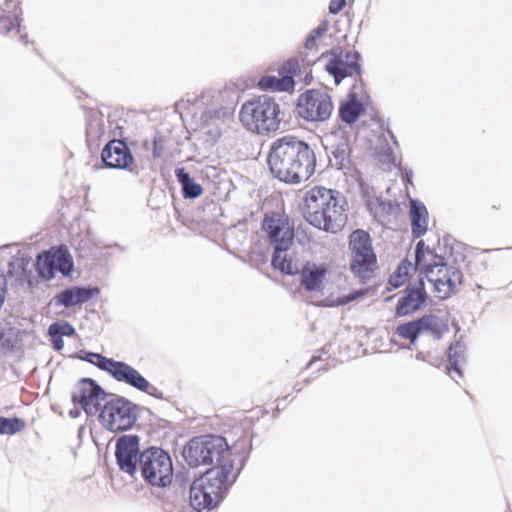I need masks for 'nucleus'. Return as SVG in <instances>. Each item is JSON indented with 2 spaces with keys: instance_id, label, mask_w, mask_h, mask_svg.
I'll list each match as a JSON object with an SVG mask.
<instances>
[{
  "instance_id": "obj_23",
  "label": "nucleus",
  "mask_w": 512,
  "mask_h": 512,
  "mask_svg": "<svg viewBox=\"0 0 512 512\" xmlns=\"http://www.w3.org/2000/svg\"><path fill=\"white\" fill-rule=\"evenodd\" d=\"M363 104L356 98L355 95L342 102L339 108V115L343 122L352 124L357 121L359 116L364 112Z\"/></svg>"
},
{
  "instance_id": "obj_9",
  "label": "nucleus",
  "mask_w": 512,
  "mask_h": 512,
  "mask_svg": "<svg viewBox=\"0 0 512 512\" xmlns=\"http://www.w3.org/2000/svg\"><path fill=\"white\" fill-rule=\"evenodd\" d=\"M137 417V406L123 397H117L104 404L99 420L107 430L121 432L132 428Z\"/></svg>"
},
{
  "instance_id": "obj_34",
  "label": "nucleus",
  "mask_w": 512,
  "mask_h": 512,
  "mask_svg": "<svg viewBox=\"0 0 512 512\" xmlns=\"http://www.w3.org/2000/svg\"><path fill=\"white\" fill-rule=\"evenodd\" d=\"M20 17L3 13L0 16V33L8 34L15 28L20 26Z\"/></svg>"
},
{
  "instance_id": "obj_37",
  "label": "nucleus",
  "mask_w": 512,
  "mask_h": 512,
  "mask_svg": "<svg viewBox=\"0 0 512 512\" xmlns=\"http://www.w3.org/2000/svg\"><path fill=\"white\" fill-rule=\"evenodd\" d=\"M367 292V289L353 290L348 294L337 297L335 303L337 305H346L360 297H363Z\"/></svg>"
},
{
  "instance_id": "obj_43",
  "label": "nucleus",
  "mask_w": 512,
  "mask_h": 512,
  "mask_svg": "<svg viewBox=\"0 0 512 512\" xmlns=\"http://www.w3.org/2000/svg\"><path fill=\"white\" fill-rule=\"evenodd\" d=\"M3 301H4V294H3V291L0 289V307L3 304Z\"/></svg>"
},
{
  "instance_id": "obj_10",
  "label": "nucleus",
  "mask_w": 512,
  "mask_h": 512,
  "mask_svg": "<svg viewBox=\"0 0 512 512\" xmlns=\"http://www.w3.org/2000/svg\"><path fill=\"white\" fill-rule=\"evenodd\" d=\"M85 360L101 370L109 372L116 380L125 382L134 388L152 394L153 387L136 369L130 365L107 358L98 353H88Z\"/></svg>"
},
{
  "instance_id": "obj_21",
  "label": "nucleus",
  "mask_w": 512,
  "mask_h": 512,
  "mask_svg": "<svg viewBox=\"0 0 512 512\" xmlns=\"http://www.w3.org/2000/svg\"><path fill=\"white\" fill-rule=\"evenodd\" d=\"M271 265L284 275L298 274L299 266L293 257L287 253V250H274Z\"/></svg>"
},
{
  "instance_id": "obj_17",
  "label": "nucleus",
  "mask_w": 512,
  "mask_h": 512,
  "mask_svg": "<svg viewBox=\"0 0 512 512\" xmlns=\"http://www.w3.org/2000/svg\"><path fill=\"white\" fill-rule=\"evenodd\" d=\"M115 456L121 471L133 476L137 471L139 461V437L123 435L116 443Z\"/></svg>"
},
{
  "instance_id": "obj_22",
  "label": "nucleus",
  "mask_w": 512,
  "mask_h": 512,
  "mask_svg": "<svg viewBox=\"0 0 512 512\" xmlns=\"http://www.w3.org/2000/svg\"><path fill=\"white\" fill-rule=\"evenodd\" d=\"M411 228L412 233L416 237L424 235L427 231L428 212L424 205H419L415 201L411 202Z\"/></svg>"
},
{
  "instance_id": "obj_5",
  "label": "nucleus",
  "mask_w": 512,
  "mask_h": 512,
  "mask_svg": "<svg viewBox=\"0 0 512 512\" xmlns=\"http://www.w3.org/2000/svg\"><path fill=\"white\" fill-rule=\"evenodd\" d=\"M183 456L191 467L200 465H234L233 453L226 439L221 436L206 435L191 439L184 448Z\"/></svg>"
},
{
  "instance_id": "obj_1",
  "label": "nucleus",
  "mask_w": 512,
  "mask_h": 512,
  "mask_svg": "<svg viewBox=\"0 0 512 512\" xmlns=\"http://www.w3.org/2000/svg\"><path fill=\"white\" fill-rule=\"evenodd\" d=\"M267 162L272 175L289 184L308 180L316 168V156L310 146L295 136L275 140Z\"/></svg>"
},
{
  "instance_id": "obj_16",
  "label": "nucleus",
  "mask_w": 512,
  "mask_h": 512,
  "mask_svg": "<svg viewBox=\"0 0 512 512\" xmlns=\"http://www.w3.org/2000/svg\"><path fill=\"white\" fill-rule=\"evenodd\" d=\"M330 272L329 264L325 262L306 261L299 269V291L308 294L322 293Z\"/></svg>"
},
{
  "instance_id": "obj_31",
  "label": "nucleus",
  "mask_w": 512,
  "mask_h": 512,
  "mask_svg": "<svg viewBox=\"0 0 512 512\" xmlns=\"http://www.w3.org/2000/svg\"><path fill=\"white\" fill-rule=\"evenodd\" d=\"M25 428V422L17 417L5 418L0 416V435H13Z\"/></svg>"
},
{
  "instance_id": "obj_38",
  "label": "nucleus",
  "mask_w": 512,
  "mask_h": 512,
  "mask_svg": "<svg viewBox=\"0 0 512 512\" xmlns=\"http://www.w3.org/2000/svg\"><path fill=\"white\" fill-rule=\"evenodd\" d=\"M2 12L5 14L20 17L22 14L21 0H5Z\"/></svg>"
},
{
  "instance_id": "obj_14",
  "label": "nucleus",
  "mask_w": 512,
  "mask_h": 512,
  "mask_svg": "<svg viewBox=\"0 0 512 512\" xmlns=\"http://www.w3.org/2000/svg\"><path fill=\"white\" fill-rule=\"evenodd\" d=\"M427 279L433 284L438 297L445 299L458 291L463 281V275L458 268L441 264L430 270Z\"/></svg>"
},
{
  "instance_id": "obj_19",
  "label": "nucleus",
  "mask_w": 512,
  "mask_h": 512,
  "mask_svg": "<svg viewBox=\"0 0 512 512\" xmlns=\"http://www.w3.org/2000/svg\"><path fill=\"white\" fill-rule=\"evenodd\" d=\"M427 297L424 282L420 279L412 287H407L405 295L398 301L396 313L400 316L409 315L418 310Z\"/></svg>"
},
{
  "instance_id": "obj_24",
  "label": "nucleus",
  "mask_w": 512,
  "mask_h": 512,
  "mask_svg": "<svg viewBox=\"0 0 512 512\" xmlns=\"http://www.w3.org/2000/svg\"><path fill=\"white\" fill-rule=\"evenodd\" d=\"M414 272L415 266H413V263L407 259H404L399 264L395 272L390 276L389 284L394 288L403 286Z\"/></svg>"
},
{
  "instance_id": "obj_15",
  "label": "nucleus",
  "mask_w": 512,
  "mask_h": 512,
  "mask_svg": "<svg viewBox=\"0 0 512 512\" xmlns=\"http://www.w3.org/2000/svg\"><path fill=\"white\" fill-rule=\"evenodd\" d=\"M105 392L92 379L83 378L72 392V402L79 405L87 415H95L99 411Z\"/></svg>"
},
{
  "instance_id": "obj_13",
  "label": "nucleus",
  "mask_w": 512,
  "mask_h": 512,
  "mask_svg": "<svg viewBox=\"0 0 512 512\" xmlns=\"http://www.w3.org/2000/svg\"><path fill=\"white\" fill-rule=\"evenodd\" d=\"M262 230L274 250H288L293 244L294 227L287 216L266 215L262 223Z\"/></svg>"
},
{
  "instance_id": "obj_4",
  "label": "nucleus",
  "mask_w": 512,
  "mask_h": 512,
  "mask_svg": "<svg viewBox=\"0 0 512 512\" xmlns=\"http://www.w3.org/2000/svg\"><path fill=\"white\" fill-rule=\"evenodd\" d=\"M280 115V105L273 97L259 95L241 105L239 121L251 133L269 135L279 129Z\"/></svg>"
},
{
  "instance_id": "obj_20",
  "label": "nucleus",
  "mask_w": 512,
  "mask_h": 512,
  "mask_svg": "<svg viewBox=\"0 0 512 512\" xmlns=\"http://www.w3.org/2000/svg\"><path fill=\"white\" fill-rule=\"evenodd\" d=\"M441 258L435 254L428 246L425 245L423 240H420L415 249V271L420 270L421 274L426 277L430 274V270L434 269L436 265H441Z\"/></svg>"
},
{
  "instance_id": "obj_44",
  "label": "nucleus",
  "mask_w": 512,
  "mask_h": 512,
  "mask_svg": "<svg viewBox=\"0 0 512 512\" xmlns=\"http://www.w3.org/2000/svg\"><path fill=\"white\" fill-rule=\"evenodd\" d=\"M500 206H501V204H500V203H498L497 205H496V204L492 205V208H493V209H499V208H500Z\"/></svg>"
},
{
  "instance_id": "obj_29",
  "label": "nucleus",
  "mask_w": 512,
  "mask_h": 512,
  "mask_svg": "<svg viewBox=\"0 0 512 512\" xmlns=\"http://www.w3.org/2000/svg\"><path fill=\"white\" fill-rule=\"evenodd\" d=\"M54 268L56 272H61L64 275H68L73 269V262L70 255L63 251L57 250L51 252Z\"/></svg>"
},
{
  "instance_id": "obj_41",
  "label": "nucleus",
  "mask_w": 512,
  "mask_h": 512,
  "mask_svg": "<svg viewBox=\"0 0 512 512\" xmlns=\"http://www.w3.org/2000/svg\"><path fill=\"white\" fill-rule=\"evenodd\" d=\"M452 347L449 348V362H450V366L447 368L448 371L450 372L451 370H454L455 372H457L460 376H461V371L458 367V364H457V360L454 358L453 354H452Z\"/></svg>"
},
{
  "instance_id": "obj_11",
  "label": "nucleus",
  "mask_w": 512,
  "mask_h": 512,
  "mask_svg": "<svg viewBox=\"0 0 512 512\" xmlns=\"http://www.w3.org/2000/svg\"><path fill=\"white\" fill-rule=\"evenodd\" d=\"M320 58L326 60L325 70L334 78L336 85H339L347 77L359 76L361 74V65L357 52L344 51L342 49L330 50L322 53Z\"/></svg>"
},
{
  "instance_id": "obj_12",
  "label": "nucleus",
  "mask_w": 512,
  "mask_h": 512,
  "mask_svg": "<svg viewBox=\"0 0 512 512\" xmlns=\"http://www.w3.org/2000/svg\"><path fill=\"white\" fill-rule=\"evenodd\" d=\"M333 110L331 97L319 90H308L298 99L297 111L307 121H325Z\"/></svg>"
},
{
  "instance_id": "obj_36",
  "label": "nucleus",
  "mask_w": 512,
  "mask_h": 512,
  "mask_svg": "<svg viewBox=\"0 0 512 512\" xmlns=\"http://www.w3.org/2000/svg\"><path fill=\"white\" fill-rule=\"evenodd\" d=\"M79 304L85 303L99 294L98 288L72 287Z\"/></svg>"
},
{
  "instance_id": "obj_2",
  "label": "nucleus",
  "mask_w": 512,
  "mask_h": 512,
  "mask_svg": "<svg viewBox=\"0 0 512 512\" xmlns=\"http://www.w3.org/2000/svg\"><path fill=\"white\" fill-rule=\"evenodd\" d=\"M348 203L337 190L316 185L305 191L299 203L303 219L325 232L337 233L347 221Z\"/></svg>"
},
{
  "instance_id": "obj_39",
  "label": "nucleus",
  "mask_w": 512,
  "mask_h": 512,
  "mask_svg": "<svg viewBox=\"0 0 512 512\" xmlns=\"http://www.w3.org/2000/svg\"><path fill=\"white\" fill-rule=\"evenodd\" d=\"M346 0H331L329 4V12L338 14L345 6Z\"/></svg>"
},
{
  "instance_id": "obj_8",
  "label": "nucleus",
  "mask_w": 512,
  "mask_h": 512,
  "mask_svg": "<svg viewBox=\"0 0 512 512\" xmlns=\"http://www.w3.org/2000/svg\"><path fill=\"white\" fill-rule=\"evenodd\" d=\"M139 468L143 479L152 486L166 487L173 479L170 455L161 448L149 447L139 454Z\"/></svg>"
},
{
  "instance_id": "obj_25",
  "label": "nucleus",
  "mask_w": 512,
  "mask_h": 512,
  "mask_svg": "<svg viewBox=\"0 0 512 512\" xmlns=\"http://www.w3.org/2000/svg\"><path fill=\"white\" fill-rule=\"evenodd\" d=\"M326 32L325 26H319L316 29H314L306 38L305 44H304V50L305 52H301L300 55L296 56L295 58H298L301 60V58H304L306 60H309L308 55L309 53H312L313 56H316L318 52V43L317 39L320 38L324 33ZM310 61H313L312 65L316 61V57L313 59H310Z\"/></svg>"
},
{
  "instance_id": "obj_7",
  "label": "nucleus",
  "mask_w": 512,
  "mask_h": 512,
  "mask_svg": "<svg viewBox=\"0 0 512 512\" xmlns=\"http://www.w3.org/2000/svg\"><path fill=\"white\" fill-rule=\"evenodd\" d=\"M313 61L304 58H290L284 62L277 75H263L256 86L262 91L292 92L295 87V77L307 79L311 74Z\"/></svg>"
},
{
  "instance_id": "obj_40",
  "label": "nucleus",
  "mask_w": 512,
  "mask_h": 512,
  "mask_svg": "<svg viewBox=\"0 0 512 512\" xmlns=\"http://www.w3.org/2000/svg\"><path fill=\"white\" fill-rule=\"evenodd\" d=\"M163 153V145L161 138H154L153 140V156L154 158H160Z\"/></svg>"
},
{
  "instance_id": "obj_27",
  "label": "nucleus",
  "mask_w": 512,
  "mask_h": 512,
  "mask_svg": "<svg viewBox=\"0 0 512 512\" xmlns=\"http://www.w3.org/2000/svg\"><path fill=\"white\" fill-rule=\"evenodd\" d=\"M267 414L268 411L263 406L257 405L251 409L238 411L236 413L235 419L241 421L245 427H251Z\"/></svg>"
},
{
  "instance_id": "obj_30",
  "label": "nucleus",
  "mask_w": 512,
  "mask_h": 512,
  "mask_svg": "<svg viewBox=\"0 0 512 512\" xmlns=\"http://www.w3.org/2000/svg\"><path fill=\"white\" fill-rule=\"evenodd\" d=\"M37 270L39 274L46 278L51 279L55 276V268L52 260L51 252H45L37 257Z\"/></svg>"
},
{
  "instance_id": "obj_26",
  "label": "nucleus",
  "mask_w": 512,
  "mask_h": 512,
  "mask_svg": "<svg viewBox=\"0 0 512 512\" xmlns=\"http://www.w3.org/2000/svg\"><path fill=\"white\" fill-rule=\"evenodd\" d=\"M179 182L182 185L183 194L187 198H196L200 196L203 189L200 184L196 183L184 169H179L176 173Z\"/></svg>"
},
{
  "instance_id": "obj_35",
  "label": "nucleus",
  "mask_w": 512,
  "mask_h": 512,
  "mask_svg": "<svg viewBox=\"0 0 512 512\" xmlns=\"http://www.w3.org/2000/svg\"><path fill=\"white\" fill-rule=\"evenodd\" d=\"M57 304L70 307L79 304L74 294L73 288L65 289L56 296Z\"/></svg>"
},
{
  "instance_id": "obj_33",
  "label": "nucleus",
  "mask_w": 512,
  "mask_h": 512,
  "mask_svg": "<svg viewBox=\"0 0 512 512\" xmlns=\"http://www.w3.org/2000/svg\"><path fill=\"white\" fill-rule=\"evenodd\" d=\"M50 337L72 336L75 334L73 326L66 321H59L51 324L48 329Z\"/></svg>"
},
{
  "instance_id": "obj_3",
  "label": "nucleus",
  "mask_w": 512,
  "mask_h": 512,
  "mask_svg": "<svg viewBox=\"0 0 512 512\" xmlns=\"http://www.w3.org/2000/svg\"><path fill=\"white\" fill-rule=\"evenodd\" d=\"M234 465L224 464L208 469L195 479L190 487L189 500L191 506L201 512L212 510L223 500L229 480L233 476Z\"/></svg>"
},
{
  "instance_id": "obj_32",
  "label": "nucleus",
  "mask_w": 512,
  "mask_h": 512,
  "mask_svg": "<svg viewBox=\"0 0 512 512\" xmlns=\"http://www.w3.org/2000/svg\"><path fill=\"white\" fill-rule=\"evenodd\" d=\"M213 101L215 102V107L209 108L206 113L209 115V118H221L225 117L229 113V105L227 101H224L223 95L218 93L213 97Z\"/></svg>"
},
{
  "instance_id": "obj_28",
  "label": "nucleus",
  "mask_w": 512,
  "mask_h": 512,
  "mask_svg": "<svg viewBox=\"0 0 512 512\" xmlns=\"http://www.w3.org/2000/svg\"><path fill=\"white\" fill-rule=\"evenodd\" d=\"M425 320L424 318L407 322L399 325L396 328V333L404 338L409 339L411 342H414L417 336L420 334L422 329L424 328Z\"/></svg>"
},
{
  "instance_id": "obj_18",
  "label": "nucleus",
  "mask_w": 512,
  "mask_h": 512,
  "mask_svg": "<svg viewBox=\"0 0 512 512\" xmlns=\"http://www.w3.org/2000/svg\"><path fill=\"white\" fill-rule=\"evenodd\" d=\"M101 159L106 167L112 169H129L134 164V157L124 140L112 139L101 151Z\"/></svg>"
},
{
  "instance_id": "obj_6",
  "label": "nucleus",
  "mask_w": 512,
  "mask_h": 512,
  "mask_svg": "<svg viewBox=\"0 0 512 512\" xmlns=\"http://www.w3.org/2000/svg\"><path fill=\"white\" fill-rule=\"evenodd\" d=\"M351 273L366 283L374 277L377 270V255L373 250L370 234L363 229L354 230L349 236Z\"/></svg>"
},
{
  "instance_id": "obj_42",
  "label": "nucleus",
  "mask_w": 512,
  "mask_h": 512,
  "mask_svg": "<svg viewBox=\"0 0 512 512\" xmlns=\"http://www.w3.org/2000/svg\"><path fill=\"white\" fill-rule=\"evenodd\" d=\"M51 341L53 343V347L56 349V350H61L64 346V342H63V339L62 337H51Z\"/></svg>"
}]
</instances>
